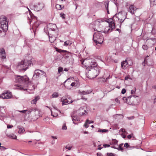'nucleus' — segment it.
<instances>
[{
    "mask_svg": "<svg viewBox=\"0 0 156 156\" xmlns=\"http://www.w3.org/2000/svg\"><path fill=\"white\" fill-rule=\"evenodd\" d=\"M89 62H90V66H88L87 69L89 70L88 73L91 78H94L97 76L100 72V68L97 66L98 64L94 60L91 58L89 59Z\"/></svg>",
    "mask_w": 156,
    "mask_h": 156,
    "instance_id": "f257e3e1",
    "label": "nucleus"
},
{
    "mask_svg": "<svg viewBox=\"0 0 156 156\" xmlns=\"http://www.w3.org/2000/svg\"><path fill=\"white\" fill-rule=\"evenodd\" d=\"M15 80L16 82L23 83L24 86V87H23L21 85H17V87L16 88L17 89L24 90H27L28 89L25 87L28 86L29 83V79L27 76H17L15 77Z\"/></svg>",
    "mask_w": 156,
    "mask_h": 156,
    "instance_id": "f03ea898",
    "label": "nucleus"
},
{
    "mask_svg": "<svg viewBox=\"0 0 156 156\" xmlns=\"http://www.w3.org/2000/svg\"><path fill=\"white\" fill-rule=\"evenodd\" d=\"M102 30H100L94 33L93 35V39L96 44L97 45L98 44H101L103 42L104 40L103 35L101 33Z\"/></svg>",
    "mask_w": 156,
    "mask_h": 156,
    "instance_id": "7ed1b4c3",
    "label": "nucleus"
},
{
    "mask_svg": "<svg viewBox=\"0 0 156 156\" xmlns=\"http://www.w3.org/2000/svg\"><path fill=\"white\" fill-rule=\"evenodd\" d=\"M30 60L28 61L25 60L18 63L17 65V68L20 71L26 70L28 67V66L31 65V63Z\"/></svg>",
    "mask_w": 156,
    "mask_h": 156,
    "instance_id": "20e7f679",
    "label": "nucleus"
},
{
    "mask_svg": "<svg viewBox=\"0 0 156 156\" xmlns=\"http://www.w3.org/2000/svg\"><path fill=\"white\" fill-rule=\"evenodd\" d=\"M0 23L2 30L4 31H6L8 30V22L6 21V18L5 17L0 18Z\"/></svg>",
    "mask_w": 156,
    "mask_h": 156,
    "instance_id": "39448f33",
    "label": "nucleus"
},
{
    "mask_svg": "<svg viewBox=\"0 0 156 156\" xmlns=\"http://www.w3.org/2000/svg\"><path fill=\"white\" fill-rule=\"evenodd\" d=\"M46 74L45 73L44 71L40 69H36L35 70L33 78L34 79L38 78L40 76Z\"/></svg>",
    "mask_w": 156,
    "mask_h": 156,
    "instance_id": "423d86ee",
    "label": "nucleus"
},
{
    "mask_svg": "<svg viewBox=\"0 0 156 156\" xmlns=\"http://www.w3.org/2000/svg\"><path fill=\"white\" fill-rule=\"evenodd\" d=\"M61 101L62 102L63 105L71 103L73 102L71 98L68 96L62 98L61 99Z\"/></svg>",
    "mask_w": 156,
    "mask_h": 156,
    "instance_id": "0eeeda50",
    "label": "nucleus"
},
{
    "mask_svg": "<svg viewBox=\"0 0 156 156\" xmlns=\"http://www.w3.org/2000/svg\"><path fill=\"white\" fill-rule=\"evenodd\" d=\"M94 26L93 28L94 30H100L99 29L101 28L102 25L101 24L100 22L98 20L95 21L94 23Z\"/></svg>",
    "mask_w": 156,
    "mask_h": 156,
    "instance_id": "6e6552de",
    "label": "nucleus"
},
{
    "mask_svg": "<svg viewBox=\"0 0 156 156\" xmlns=\"http://www.w3.org/2000/svg\"><path fill=\"white\" fill-rule=\"evenodd\" d=\"M39 110L36 108H32L30 109L28 111V114L32 113L35 116L38 115L39 114Z\"/></svg>",
    "mask_w": 156,
    "mask_h": 156,
    "instance_id": "1a4fd4ad",
    "label": "nucleus"
},
{
    "mask_svg": "<svg viewBox=\"0 0 156 156\" xmlns=\"http://www.w3.org/2000/svg\"><path fill=\"white\" fill-rule=\"evenodd\" d=\"M133 96H130L128 97L127 98L126 97H123L122 99L124 101V102L126 103L127 104L129 105H132L133 103L132 100H131Z\"/></svg>",
    "mask_w": 156,
    "mask_h": 156,
    "instance_id": "9d476101",
    "label": "nucleus"
},
{
    "mask_svg": "<svg viewBox=\"0 0 156 156\" xmlns=\"http://www.w3.org/2000/svg\"><path fill=\"white\" fill-rule=\"evenodd\" d=\"M12 94L11 92L7 91L3 93L0 97L2 98L3 99H8L11 98Z\"/></svg>",
    "mask_w": 156,
    "mask_h": 156,
    "instance_id": "9b49d317",
    "label": "nucleus"
},
{
    "mask_svg": "<svg viewBox=\"0 0 156 156\" xmlns=\"http://www.w3.org/2000/svg\"><path fill=\"white\" fill-rule=\"evenodd\" d=\"M148 46L152 47L156 43V40L155 38H151L147 39L146 41Z\"/></svg>",
    "mask_w": 156,
    "mask_h": 156,
    "instance_id": "f8f14e48",
    "label": "nucleus"
},
{
    "mask_svg": "<svg viewBox=\"0 0 156 156\" xmlns=\"http://www.w3.org/2000/svg\"><path fill=\"white\" fill-rule=\"evenodd\" d=\"M6 54L5 49L3 48H0V58L1 59H3L6 58Z\"/></svg>",
    "mask_w": 156,
    "mask_h": 156,
    "instance_id": "ddd939ff",
    "label": "nucleus"
},
{
    "mask_svg": "<svg viewBox=\"0 0 156 156\" xmlns=\"http://www.w3.org/2000/svg\"><path fill=\"white\" fill-rule=\"evenodd\" d=\"M125 15H124L123 17V15L120 12L118 13V16L117 17L118 18V20L121 24L124 21L126 18V16L125 18Z\"/></svg>",
    "mask_w": 156,
    "mask_h": 156,
    "instance_id": "4468645a",
    "label": "nucleus"
},
{
    "mask_svg": "<svg viewBox=\"0 0 156 156\" xmlns=\"http://www.w3.org/2000/svg\"><path fill=\"white\" fill-rule=\"evenodd\" d=\"M131 100H132L133 104H132L133 105H138L139 102L140 100L139 98L137 96L135 97L134 96H133Z\"/></svg>",
    "mask_w": 156,
    "mask_h": 156,
    "instance_id": "2eb2a0df",
    "label": "nucleus"
},
{
    "mask_svg": "<svg viewBox=\"0 0 156 156\" xmlns=\"http://www.w3.org/2000/svg\"><path fill=\"white\" fill-rule=\"evenodd\" d=\"M77 111L80 116L86 115L87 113V112L82 107L80 108Z\"/></svg>",
    "mask_w": 156,
    "mask_h": 156,
    "instance_id": "dca6fc26",
    "label": "nucleus"
},
{
    "mask_svg": "<svg viewBox=\"0 0 156 156\" xmlns=\"http://www.w3.org/2000/svg\"><path fill=\"white\" fill-rule=\"evenodd\" d=\"M137 9L135 6L133 5H131L129 8L128 11L129 12L132 14H133L135 12V11Z\"/></svg>",
    "mask_w": 156,
    "mask_h": 156,
    "instance_id": "f3484780",
    "label": "nucleus"
},
{
    "mask_svg": "<svg viewBox=\"0 0 156 156\" xmlns=\"http://www.w3.org/2000/svg\"><path fill=\"white\" fill-rule=\"evenodd\" d=\"M123 145V144H120L119 146H118V145H117L116 146H111V147L112 148L116 149H118L119 151H122L123 150V148L122 147Z\"/></svg>",
    "mask_w": 156,
    "mask_h": 156,
    "instance_id": "a211bd4d",
    "label": "nucleus"
},
{
    "mask_svg": "<svg viewBox=\"0 0 156 156\" xmlns=\"http://www.w3.org/2000/svg\"><path fill=\"white\" fill-rule=\"evenodd\" d=\"M36 10L37 11H39L41 10L44 7V4L43 3H38L36 5Z\"/></svg>",
    "mask_w": 156,
    "mask_h": 156,
    "instance_id": "6ab92c4d",
    "label": "nucleus"
},
{
    "mask_svg": "<svg viewBox=\"0 0 156 156\" xmlns=\"http://www.w3.org/2000/svg\"><path fill=\"white\" fill-rule=\"evenodd\" d=\"M109 2V1H105L104 2V5L105 6V9L106 10L107 13L108 14H109L108 10Z\"/></svg>",
    "mask_w": 156,
    "mask_h": 156,
    "instance_id": "aec40b11",
    "label": "nucleus"
},
{
    "mask_svg": "<svg viewBox=\"0 0 156 156\" xmlns=\"http://www.w3.org/2000/svg\"><path fill=\"white\" fill-rule=\"evenodd\" d=\"M40 99V97L39 96H36L31 101V103L32 104H35L37 102V101H38Z\"/></svg>",
    "mask_w": 156,
    "mask_h": 156,
    "instance_id": "412c9836",
    "label": "nucleus"
},
{
    "mask_svg": "<svg viewBox=\"0 0 156 156\" xmlns=\"http://www.w3.org/2000/svg\"><path fill=\"white\" fill-rule=\"evenodd\" d=\"M70 85L73 87H76L79 86V81L78 80H76L73 82Z\"/></svg>",
    "mask_w": 156,
    "mask_h": 156,
    "instance_id": "4be33fe9",
    "label": "nucleus"
},
{
    "mask_svg": "<svg viewBox=\"0 0 156 156\" xmlns=\"http://www.w3.org/2000/svg\"><path fill=\"white\" fill-rule=\"evenodd\" d=\"M112 30L108 25L105 28L104 31L103 32L105 34H108L111 32Z\"/></svg>",
    "mask_w": 156,
    "mask_h": 156,
    "instance_id": "5701e85b",
    "label": "nucleus"
},
{
    "mask_svg": "<svg viewBox=\"0 0 156 156\" xmlns=\"http://www.w3.org/2000/svg\"><path fill=\"white\" fill-rule=\"evenodd\" d=\"M108 25L112 30L115 27V24L114 21L113 20L109 23Z\"/></svg>",
    "mask_w": 156,
    "mask_h": 156,
    "instance_id": "b1692460",
    "label": "nucleus"
},
{
    "mask_svg": "<svg viewBox=\"0 0 156 156\" xmlns=\"http://www.w3.org/2000/svg\"><path fill=\"white\" fill-rule=\"evenodd\" d=\"M127 64V62H126V60L122 61L121 62V67L122 69H125L126 67Z\"/></svg>",
    "mask_w": 156,
    "mask_h": 156,
    "instance_id": "393cba45",
    "label": "nucleus"
},
{
    "mask_svg": "<svg viewBox=\"0 0 156 156\" xmlns=\"http://www.w3.org/2000/svg\"><path fill=\"white\" fill-rule=\"evenodd\" d=\"M72 120H73V123H74V124H76V123H75L74 122V121L80 120V118L79 117H77L76 115H73V116H72Z\"/></svg>",
    "mask_w": 156,
    "mask_h": 156,
    "instance_id": "a878e982",
    "label": "nucleus"
},
{
    "mask_svg": "<svg viewBox=\"0 0 156 156\" xmlns=\"http://www.w3.org/2000/svg\"><path fill=\"white\" fill-rule=\"evenodd\" d=\"M36 18H32L30 21V23H32L33 24V27H35L36 26H38V25H36V23H37V21H35L36 20Z\"/></svg>",
    "mask_w": 156,
    "mask_h": 156,
    "instance_id": "bb28decb",
    "label": "nucleus"
},
{
    "mask_svg": "<svg viewBox=\"0 0 156 156\" xmlns=\"http://www.w3.org/2000/svg\"><path fill=\"white\" fill-rule=\"evenodd\" d=\"M72 44L71 41L69 40L67 41L64 42V46H67L68 45H70Z\"/></svg>",
    "mask_w": 156,
    "mask_h": 156,
    "instance_id": "cd10ccee",
    "label": "nucleus"
},
{
    "mask_svg": "<svg viewBox=\"0 0 156 156\" xmlns=\"http://www.w3.org/2000/svg\"><path fill=\"white\" fill-rule=\"evenodd\" d=\"M91 91L90 90H88L87 91H83L81 92V93L83 95L88 94L91 92Z\"/></svg>",
    "mask_w": 156,
    "mask_h": 156,
    "instance_id": "c85d7f7f",
    "label": "nucleus"
},
{
    "mask_svg": "<svg viewBox=\"0 0 156 156\" xmlns=\"http://www.w3.org/2000/svg\"><path fill=\"white\" fill-rule=\"evenodd\" d=\"M118 142V141L116 139H112V144H113L115 146V145H117Z\"/></svg>",
    "mask_w": 156,
    "mask_h": 156,
    "instance_id": "c756f323",
    "label": "nucleus"
},
{
    "mask_svg": "<svg viewBox=\"0 0 156 156\" xmlns=\"http://www.w3.org/2000/svg\"><path fill=\"white\" fill-rule=\"evenodd\" d=\"M149 56L147 55V56L145 57V58H144V61L142 63L143 65H144V66L146 64H147V58Z\"/></svg>",
    "mask_w": 156,
    "mask_h": 156,
    "instance_id": "7c9ffc66",
    "label": "nucleus"
},
{
    "mask_svg": "<svg viewBox=\"0 0 156 156\" xmlns=\"http://www.w3.org/2000/svg\"><path fill=\"white\" fill-rule=\"evenodd\" d=\"M7 136L8 137L11 138H12L14 139H16L17 138V136L15 135L14 134H12Z\"/></svg>",
    "mask_w": 156,
    "mask_h": 156,
    "instance_id": "2f4dec72",
    "label": "nucleus"
},
{
    "mask_svg": "<svg viewBox=\"0 0 156 156\" xmlns=\"http://www.w3.org/2000/svg\"><path fill=\"white\" fill-rule=\"evenodd\" d=\"M89 121V120L87 119L84 125V126L86 128H88L89 126V124H88V122Z\"/></svg>",
    "mask_w": 156,
    "mask_h": 156,
    "instance_id": "473e14b6",
    "label": "nucleus"
},
{
    "mask_svg": "<svg viewBox=\"0 0 156 156\" xmlns=\"http://www.w3.org/2000/svg\"><path fill=\"white\" fill-rule=\"evenodd\" d=\"M19 130L18 131V133H22L23 132H24L25 131V129L23 127H21L20 128Z\"/></svg>",
    "mask_w": 156,
    "mask_h": 156,
    "instance_id": "72a5a7b5",
    "label": "nucleus"
},
{
    "mask_svg": "<svg viewBox=\"0 0 156 156\" xmlns=\"http://www.w3.org/2000/svg\"><path fill=\"white\" fill-rule=\"evenodd\" d=\"M52 98H56L58 97V94L57 92H54L52 95Z\"/></svg>",
    "mask_w": 156,
    "mask_h": 156,
    "instance_id": "f704fd0d",
    "label": "nucleus"
},
{
    "mask_svg": "<svg viewBox=\"0 0 156 156\" xmlns=\"http://www.w3.org/2000/svg\"><path fill=\"white\" fill-rule=\"evenodd\" d=\"M56 51L59 53H64L65 52H67V51H66L64 50H62L61 49H56Z\"/></svg>",
    "mask_w": 156,
    "mask_h": 156,
    "instance_id": "c9c22d12",
    "label": "nucleus"
},
{
    "mask_svg": "<svg viewBox=\"0 0 156 156\" xmlns=\"http://www.w3.org/2000/svg\"><path fill=\"white\" fill-rule=\"evenodd\" d=\"M72 146L71 145H66V149H68L69 150H71Z\"/></svg>",
    "mask_w": 156,
    "mask_h": 156,
    "instance_id": "e433bc0d",
    "label": "nucleus"
},
{
    "mask_svg": "<svg viewBox=\"0 0 156 156\" xmlns=\"http://www.w3.org/2000/svg\"><path fill=\"white\" fill-rule=\"evenodd\" d=\"M151 4L153 5H156V0H150Z\"/></svg>",
    "mask_w": 156,
    "mask_h": 156,
    "instance_id": "4c0bfd02",
    "label": "nucleus"
},
{
    "mask_svg": "<svg viewBox=\"0 0 156 156\" xmlns=\"http://www.w3.org/2000/svg\"><path fill=\"white\" fill-rule=\"evenodd\" d=\"M52 38L53 37H49V41L51 43L53 42L55 40L54 38L53 39Z\"/></svg>",
    "mask_w": 156,
    "mask_h": 156,
    "instance_id": "58836bf2",
    "label": "nucleus"
},
{
    "mask_svg": "<svg viewBox=\"0 0 156 156\" xmlns=\"http://www.w3.org/2000/svg\"><path fill=\"white\" fill-rule=\"evenodd\" d=\"M55 7L58 10H60L62 9V7H60V5L59 4L56 5Z\"/></svg>",
    "mask_w": 156,
    "mask_h": 156,
    "instance_id": "ea45409f",
    "label": "nucleus"
},
{
    "mask_svg": "<svg viewBox=\"0 0 156 156\" xmlns=\"http://www.w3.org/2000/svg\"><path fill=\"white\" fill-rule=\"evenodd\" d=\"M142 48L143 49L145 50H147L148 48L147 46L146 45H143L142 46Z\"/></svg>",
    "mask_w": 156,
    "mask_h": 156,
    "instance_id": "a19ab883",
    "label": "nucleus"
},
{
    "mask_svg": "<svg viewBox=\"0 0 156 156\" xmlns=\"http://www.w3.org/2000/svg\"><path fill=\"white\" fill-rule=\"evenodd\" d=\"M63 70V68L61 67H59L58 68V73H60V72H62Z\"/></svg>",
    "mask_w": 156,
    "mask_h": 156,
    "instance_id": "79ce46f5",
    "label": "nucleus"
},
{
    "mask_svg": "<svg viewBox=\"0 0 156 156\" xmlns=\"http://www.w3.org/2000/svg\"><path fill=\"white\" fill-rule=\"evenodd\" d=\"M152 99L154 100V103H155L156 102V96H154L152 97Z\"/></svg>",
    "mask_w": 156,
    "mask_h": 156,
    "instance_id": "37998d69",
    "label": "nucleus"
},
{
    "mask_svg": "<svg viewBox=\"0 0 156 156\" xmlns=\"http://www.w3.org/2000/svg\"><path fill=\"white\" fill-rule=\"evenodd\" d=\"M65 14L64 13H61L60 14V16L63 19H64L65 18Z\"/></svg>",
    "mask_w": 156,
    "mask_h": 156,
    "instance_id": "c03bdc74",
    "label": "nucleus"
},
{
    "mask_svg": "<svg viewBox=\"0 0 156 156\" xmlns=\"http://www.w3.org/2000/svg\"><path fill=\"white\" fill-rule=\"evenodd\" d=\"M108 131V130L105 129H100L98 130V132H105Z\"/></svg>",
    "mask_w": 156,
    "mask_h": 156,
    "instance_id": "a18cd8bd",
    "label": "nucleus"
},
{
    "mask_svg": "<svg viewBox=\"0 0 156 156\" xmlns=\"http://www.w3.org/2000/svg\"><path fill=\"white\" fill-rule=\"evenodd\" d=\"M51 115H52L53 116V117H56L58 115L57 114V113H55V114H53V113H52V111L51 110Z\"/></svg>",
    "mask_w": 156,
    "mask_h": 156,
    "instance_id": "49530a36",
    "label": "nucleus"
},
{
    "mask_svg": "<svg viewBox=\"0 0 156 156\" xmlns=\"http://www.w3.org/2000/svg\"><path fill=\"white\" fill-rule=\"evenodd\" d=\"M67 129V128L66 126V124H64L62 126V129L63 130H66Z\"/></svg>",
    "mask_w": 156,
    "mask_h": 156,
    "instance_id": "de8ad7c7",
    "label": "nucleus"
},
{
    "mask_svg": "<svg viewBox=\"0 0 156 156\" xmlns=\"http://www.w3.org/2000/svg\"><path fill=\"white\" fill-rule=\"evenodd\" d=\"M126 92V89H124V88L122 89V92H121V93L122 94H124Z\"/></svg>",
    "mask_w": 156,
    "mask_h": 156,
    "instance_id": "09e8293b",
    "label": "nucleus"
},
{
    "mask_svg": "<svg viewBox=\"0 0 156 156\" xmlns=\"http://www.w3.org/2000/svg\"><path fill=\"white\" fill-rule=\"evenodd\" d=\"M124 146L125 147H126V148H128L129 147V145L128 144V143H126L124 144Z\"/></svg>",
    "mask_w": 156,
    "mask_h": 156,
    "instance_id": "8fccbe9b",
    "label": "nucleus"
},
{
    "mask_svg": "<svg viewBox=\"0 0 156 156\" xmlns=\"http://www.w3.org/2000/svg\"><path fill=\"white\" fill-rule=\"evenodd\" d=\"M103 146L105 148H106V147H109L110 146V145L108 144H104L103 145Z\"/></svg>",
    "mask_w": 156,
    "mask_h": 156,
    "instance_id": "3c124183",
    "label": "nucleus"
},
{
    "mask_svg": "<svg viewBox=\"0 0 156 156\" xmlns=\"http://www.w3.org/2000/svg\"><path fill=\"white\" fill-rule=\"evenodd\" d=\"M108 156H114V155L112 153H108L107 154Z\"/></svg>",
    "mask_w": 156,
    "mask_h": 156,
    "instance_id": "603ef678",
    "label": "nucleus"
},
{
    "mask_svg": "<svg viewBox=\"0 0 156 156\" xmlns=\"http://www.w3.org/2000/svg\"><path fill=\"white\" fill-rule=\"evenodd\" d=\"M136 91V89L135 88L134 90H132L131 91V94H133L135 93Z\"/></svg>",
    "mask_w": 156,
    "mask_h": 156,
    "instance_id": "864d4df0",
    "label": "nucleus"
},
{
    "mask_svg": "<svg viewBox=\"0 0 156 156\" xmlns=\"http://www.w3.org/2000/svg\"><path fill=\"white\" fill-rule=\"evenodd\" d=\"M1 150H5L6 149V148L4 147L3 146H2L1 147V148L0 149Z\"/></svg>",
    "mask_w": 156,
    "mask_h": 156,
    "instance_id": "5fc2aeb1",
    "label": "nucleus"
},
{
    "mask_svg": "<svg viewBox=\"0 0 156 156\" xmlns=\"http://www.w3.org/2000/svg\"><path fill=\"white\" fill-rule=\"evenodd\" d=\"M27 111V110H22V111H18L22 113H26V112Z\"/></svg>",
    "mask_w": 156,
    "mask_h": 156,
    "instance_id": "6e6d98bb",
    "label": "nucleus"
},
{
    "mask_svg": "<svg viewBox=\"0 0 156 156\" xmlns=\"http://www.w3.org/2000/svg\"><path fill=\"white\" fill-rule=\"evenodd\" d=\"M13 127V126L12 125H8L7 126V128L8 129L11 128Z\"/></svg>",
    "mask_w": 156,
    "mask_h": 156,
    "instance_id": "4d7b16f0",
    "label": "nucleus"
},
{
    "mask_svg": "<svg viewBox=\"0 0 156 156\" xmlns=\"http://www.w3.org/2000/svg\"><path fill=\"white\" fill-rule=\"evenodd\" d=\"M133 135V134H131L130 135H128L127 136V137L128 139H130L131 138L132 136Z\"/></svg>",
    "mask_w": 156,
    "mask_h": 156,
    "instance_id": "13d9d810",
    "label": "nucleus"
},
{
    "mask_svg": "<svg viewBox=\"0 0 156 156\" xmlns=\"http://www.w3.org/2000/svg\"><path fill=\"white\" fill-rule=\"evenodd\" d=\"M97 156H102V155L101 154V153H99V152L97 153Z\"/></svg>",
    "mask_w": 156,
    "mask_h": 156,
    "instance_id": "bf43d9fd",
    "label": "nucleus"
},
{
    "mask_svg": "<svg viewBox=\"0 0 156 156\" xmlns=\"http://www.w3.org/2000/svg\"><path fill=\"white\" fill-rule=\"evenodd\" d=\"M120 130L122 132H126V131L125 129L121 128Z\"/></svg>",
    "mask_w": 156,
    "mask_h": 156,
    "instance_id": "052dcab7",
    "label": "nucleus"
},
{
    "mask_svg": "<svg viewBox=\"0 0 156 156\" xmlns=\"http://www.w3.org/2000/svg\"><path fill=\"white\" fill-rule=\"evenodd\" d=\"M115 101L116 102L119 103V101L118 98H116L115 100Z\"/></svg>",
    "mask_w": 156,
    "mask_h": 156,
    "instance_id": "680f3d73",
    "label": "nucleus"
},
{
    "mask_svg": "<svg viewBox=\"0 0 156 156\" xmlns=\"http://www.w3.org/2000/svg\"><path fill=\"white\" fill-rule=\"evenodd\" d=\"M69 79H67L64 82V86H65V84L67 82H69V81H68V80H69Z\"/></svg>",
    "mask_w": 156,
    "mask_h": 156,
    "instance_id": "e2e57ef3",
    "label": "nucleus"
},
{
    "mask_svg": "<svg viewBox=\"0 0 156 156\" xmlns=\"http://www.w3.org/2000/svg\"><path fill=\"white\" fill-rule=\"evenodd\" d=\"M152 88L155 89V90L156 91V86L154 85L152 86Z\"/></svg>",
    "mask_w": 156,
    "mask_h": 156,
    "instance_id": "0e129e2a",
    "label": "nucleus"
},
{
    "mask_svg": "<svg viewBox=\"0 0 156 156\" xmlns=\"http://www.w3.org/2000/svg\"><path fill=\"white\" fill-rule=\"evenodd\" d=\"M94 122V121H90L89 120V121L88 122V124H90V123H93Z\"/></svg>",
    "mask_w": 156,
    "mask_h": 156,
    "instance_id": "69168bd1",
    "label": "nucleus"
},
{
    "mask_svg": "<svg viewBox=\"0 0 156 156\" xmlns=\"http://www.w3.org/2000/svg\"><path fill=\"white\" fill-rule=\"evenodd\" d=\"M133 118H134L133 116H131V117H130L129 118V119H133Z\"/></svg>",
    "mask_w": 156,
    "mask_h": 156,
    "instance_id": "338daca9",
    "label": "nucleus"
},
{
    "mask_svg": "<svg viewBox=\"0 0 156 156\" xmlns=\"http://www.w3.org/2000/svg\"><path fill=\"white\" fill-rule=\"evenodd\" d=\"M68 70L69 69L67 68H65L64 70L65 71H68Z\"/></svg>",
    "mask_w": 156,
    "mask_h": 156,
    "instance_id": "774afa93",
    "label": "nucleus"
}]
</instances>
